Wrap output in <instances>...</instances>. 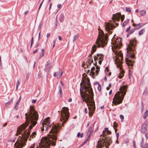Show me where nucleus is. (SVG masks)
<instances>
[{"instance_id": "nucleus-1", "label": "nucleus", "mask_w": 148, "mask_h": 148, "mask_svg": "<svg viewBox=\"0 0 148 148\" xmlns=\"http://www.w3.org/2000/svg\"><path fill=\"white\" fill-rule=\"evenodd\" d=\"M25 116L26 121L24 124H22L18 127L16 135L17 136L18 134H21L23 131L29 125L30 122L31 125L28 129L25 130L21 134V136H19L14 144V146L16 148H22L26 145L27 138L30 134V130L36 125L38 118V113L34 110V107L31 106L30 107L29 111L25 114Z\"/></svg>"}, {"instance_id": "nucleus-2", "label": "nucleus", "mask_w": 148, "mask_h": 148, "mask_svg": "<svg viewBox=\"0 0 148 148\" xmlns=\"http://www.w3.org/2000/svg\"><path fill=\"white\" fill-rule=\"evenodd\" d=\"M82 84L83 86L81 87L80 92L81 94L83 92L84 95H81V97L83 99L84 98L85 99V101L87 103L89 111L93 113L95 110V103L93 101V99L92 97L93 93L89 80L86 79L83 80L82 83H80L81 85Z\"/></svg>"}, {"instance_id": "nucleus-3", "label": "nucleus", "mask_w": 148, "mask_h": 148, "mask_svg": "<svg viewBox=\"0 0 148 148\" xmlns=\"http://www.w3.org/2000/svg\"><path fill=\"white\" fill-rule=\"evenodd\" d=\"M60 127L59 125H53L49 134H48V138L45 139L40 148H49V146L51 145L54 146L56 145V140L57 139L58 133ZM29 148L34 147L33 146H32ZM36 148L38 147H36Z\"/></svg>"}, {"instance_id": "nucleus-4", "label": "nucleus", "mask_w": 148, "mask_h": 148, "mask_svg": "<svg viewBox=\"0 0 148 148\" xmlns=\"http://www.w3.org/2000/svg\"><path fill=\"white\" fill-rule=\"evenodd\" d=\"M136 41L134 40H130L129 41V44L127 48V58H125L126 64L129 66H133L134 62L131 59L135 58V54L136 52L135 49Z\"/></svg>"}, {"instance_id": "nucleus-5", "label": "nucleus", "mask_w": 148, "mask_h": 148, "mask_svg": "<svg viewBox=\"0 0 148 148\" xmlns=\"http://www.w3.org/2000/svg\"><path fill=\"white\" fill-rule=\"evenodd\" d=\"M127 88L126 86L125 85L121 87L119 89L120 92L118 91L115 94L113 98L114 103L115 105L119 104L122 103L127 91Z\"/></svg>"}, {"instance_id": "nucleus-6", "label": "nucleus", "mask_w": 148, "mask_h": 148, "mask_svg": "<svg viewBox=\"0 0 148 148\" xmlns=\"http://www.w3.org/2000/svg\"><path fill=\"white\" fill-rule=\"evenodd\" d=\"M108 38L107 34L105 35L103 31L101 33H99L96 42V43L98 47H103L107 44V41Z\"/></svg>"}, {"instance_id": "nucleus-7", "label": "nucleus", "mask_w": 148, "mask_h": 148, "mask_svg": "<svg viewBox=\"0 0 148 148\" xmlns=\"http://www.w3.org/2000/svg\"><path fill=\"white\" fill-rule=\"evenodd\" d=\"M61 120L62 121H63L62 125L64 127V124L66 123L69 116V113L68 108L64 107L62 108L61 112Z\"/></svg>"}, {"instance_id": "nucleus-8", "label": "nucleus", "mask_w": 148, "mask_h": 148, "mask_svg": "<svg viewBox=\"0 0 148 148\" xmlns=\"http://www.w3.org/2000/svg\"><path fill=\"white\" fill-rule=\"evenodd\" d=\"M116 58L115 62L116 64L117 67L121 69L122 62V60L123 58V54L121 51H115L114 52Z\"/></svg>"}, {"instance_id": "nucleus-9", "label": "nucleus", "mask_w": 148, "mask_h": 148, "mask_svg": "<svg viewBox=\"0 0 148 148\" xmlns=\"http://www.w3.org/2000/svg\"><path fill=\"white\" fill-rule=\"evenodd\" d=\"M49 119V118L48 117L42 123L41 128L42 132L44 131L45 130L46 131L49 127H51V125H49L50 121Z\"/></svg>"}, {"instance_id": "nucleus-10", "label": "nucleus", "mask_w": 148, "mask_h": 148, "mask_svg": "<svg viewBox=\"0 0 148 148\" xmlns=\"http://www.w3.org/2000/svg\"><path fill=\"white\" fill-rule=\"evenodd\" d=\"M122 39L121 38H119L115 40L114 42L113 43L114 45L115 48L119 49L122 46Z\"/></svg>"}, {"instance_id": "nucleus-11", "label": "nucleus", "mask_w": 148, "mask_h": 148, "mask_svg": "<svg viewBox=\"0 0 148 148\" xmlns=\"http://www.w3.org/2000/svg\"><path fill=\"white\" fill-rule=\"evenodd\" d=\"M105 29L108 32V33L110 34L112 33L110 30L113 29V25L110 23H108L106 24Z\"/></svg>"}, {"instance_id": "nucleus-12", "label": "nucleus", "mask_w": 148, "mask_h": 148, "mask_svg": "<svg viewBox=\"0 0 148 148\" xmlns=\"http://www.w3.org/2000/svg\"><path fill=\"white\" fill-rule=\"evenodd\" d=\"M87 61H86V64H82V67L84 68H88V66L89 65H90L91 64V63H93V59H92L90 58H88L87 60Z\"/></svg>"}, {"instance_id": "nucleus-13", "label": "nucleus", "mask_w": 148, "mask_h": 148, "mask_svg": "<svg viewBox=\"0 0 148 148\" xmlns=\"http://www.w3.org/2000/svg\"><path fill=\"white\" fill-rule=\"evenodd\" d=\"M104 55L102 54H97V56H95L94 57V60L95 61L99 59V60H103V59Z\"/></svg>"}, {"instance_id": "nucleus-14", "label": "nucleus", "mask_w": 148, "mask_h": 148, "mask_svg": "<svg viewBox=\"0 0 148 148\" xmlns=\"http://www.w3.org/2000/svg\"><path fill=\"white\" fill-rule=\"evenodd\" d=\"M51 62L49 61H48L47 62V64L45 65V68L44 69L45 71L46 72H48L49 71L50 66Z\"/></svg>"}, {"instance_id": "nucleus-15", "label": "nucleus", "mask_w": 148, "mask_h": 148, "mask_svg": "<svg viewBox=\"0 0 148 148\" xmlns=\"http://www.w3.org/2000/svg\"><path fill=\"white\" fill-rule=\"evenodd\" d=\"M147 124L146 123L143 124L141 129V132L143 133H145L147 131Z\"/></svg>"}, {"instance_id": "nucleus-16", "label": "nucleus", "mask_w": 148, "mask_h": 148, "mask_svg": "<svg viewBox=\"0 0 148 148\" xmlns=\"http://www.w3.org/2000/svg\"><path fill=\"white\" fill-rule=\"evenodd\" d=\"M97 49V46L95 45H94L92 47V51H91V54H90V56H91L92 58V54H93L96 51Z\"/></svg>"}, {"instance_id": "nucleus-17", "label": "nucleus", "mask_w": 148, "mask_h": 148, "mask_svg": "<svg viewBox=\"0 0 148 148\" xmlns=\"http://www.w3.org/2000/svg\"><path fill=\"white\" fill-rule=\"evenodd\" d=\"M64 15L62 14V13L60 14L59 15V21L60 22H62L64 20Z\"/></svg>"}, {"instance_id": "nucleus-18", "label": "nucleus", "mask_w": 148, "mask_h": 148, "mask_svg": "<svg viewBox=\"0 0 148 148\" xmlns=\"http://www.w3.org/2000/svg\"><path fill=\"white\" fill-rule=\"evenodd\" d=\"M114 17L116 19L117 21H119L120 20V16H121V14L120 13H119V14L117 13L116 14H114Z\"/></svg>"}, {"instance_id": "nucleus-19", "label": "nucleus", "mask_w": 148, "mask_h": 148, "mask_svg": "<svg viewBox=\"0 0 148 148\" xmlns=\"http://www.w3.org/2000/svg\"><path fill=\"white\" fill-rule=\"evenodd\" d=\"M62 71L59 69L58 73H57V78H59L62 75Z\"/></svg>"}, {"instance_id": "nucleus-20", "label": "nucleus", "mask_w": 148, "mask_h": 148, "mask_svg": "<svg viewBox=\"0 0 148 148\" xmlns=\"http://www.w3.org/2000/svg\"><path fill=\"white\" fill-rule=\"evenodd\" d=\"M95 70V67H92L91 69V70L90 72V75H91V74H92V75H95V73L94 71Z\"/></svg>"}, {"instance_id": "nucleus-21", "label": "nucleus", "mask_w": 148, "mask_h": 148, "mask_svg": "<svg viewBox=\"0 0 148 148\" xmlns=\"http://www.w3.org/2000/svg\"><path fill=\"white\" fill-rule=\"evenodd\" d=\"M97 62H96L95 65V66H96V69H97V70L95 71V72L97 73L96 75H98L100 69V67L98 66L97 65Z\"/></svg>"}, {"instance_id": "nucleus-22", "label": "nucleus", "mask_w": 148, "mask_h": 148, "mask_svg": "<svg viewBox=\"0 0 148 148\" xmlns=\"http://www.w3.org/2000/svg\"><path fill=\"white\" fill-rule=\"evenodd\" d=\"M143 24L142 23H139L137 24V26L135 28L136 29H138L140 28L141 27L143 26Z\"/></svg>"}, {"instance_id": "nucleus-23", "label": "nucleus", "mask_w": 148, "mask_h": 148, "mask_svg": "<svg viewBox=\"0 0 148 148\" xmlns=\"http://www.w3.org/2000/svg\"><path fill=\"white\" fill-rule=\"evenodd\" d=\"M58 88V93L60 94V97H62V88L60 86H59Z\"/></svg>"}, {"instance_id": "nucleus-24", "label": "nucleus", "mask_w": 148, "mask_h": 148, "mask_svg": "<svg viewBox=\"0 0 148 148\" xmlns=\"http://www.w3.org/2000/svg\"><path fill=\"white\" fill-rule=\"evenodd\" d=\"M103 145L101 143H99V141L97 142V145L96 146V148H101L103 146Z\"/></svg>"}, {"instance_id": "nucleus-25", "label": "nucleus", "mask_w": 148, "mask_h": 148, "mask_svg": "<svg viewBox=\"0 0 148 148\" xmlns=\"http://www.w3.org/2000/svg\"><path fill=\"white\" fill-rule=\"evenodd\" d=\"M136 29L135 28L132 29L130 31L128 32L127 34V37H128L131 34H132Z\"/></svg>"}, {"instance_id": "nucleus-26", "label": "nucleus", "mask_w": 148, "mask_h": 148, "mask_svg": "<svg viewBox=\"0 0 148 148\" xmlns=\"http://www.w3.org/2000/svg\"><path fill=\"white\" fill-rule=\"evenodd\" d=\"M13 101V99L12 98L11 99V100L8 102H7L5 104V105L6 106V107H7L8 105L11 104L12 103V102Z\"/></svg>"}, {"instance_id": "nucleus-27", "label": "nucleus", "mask_w": 148, "mask_h": 148, "mask_svg": "<svg viewBox=\"0 0 148 148\" xmlns=\"http://www.w3.org/2000/svg\"><path fill=\"white\" fill-rule=\"evenodd\" d=\"M129 21L130 20L129 19H127L126 21L124 22L123 23L122 27H124L128 23Z\"/></svg>"}, {"instance_id": "nucleus-28", "label": "nucleus", "mask_w": 148, "mask_h": 148, "mask_svg": "<svg viewBox=\"0 0 148 148\" xmlns=\"http://www.w3.org/2000/svg\"><path fill=\"white\" fill-rule=\"evenodd\" d=\"M36 135V132H34L32 133V134L30 136V138H33L35 137Z\"/></svg>"}, {"instance_id": "nucleus-29", "label": "nucleus", "mask_w": 148, "mask_h": 148, "mask_svg": "<svg viewBox=\"0 0 148 148\" xmlns=\"http://www.w3.org/2000/svg\"><path fill=\"white\" fill-rule=\"evenodd\" d=\"M96 84H98V90L99 91H100L101 90V86L100 84L98 82L96 83Z\"/></svg>"}, {"instance_id": "nucleus-30", "label": "nucleus", "mask_w": 148, "mask_h": 148, "mask_svg": "<svg viewBox=\"0 0 148 148\" xmlns=\"http://www.w3.org/2000/svg\"><path fill=\"white\" fill-rule=\"evenodd\" d=\"M145 31V30L144 29H142L141 30L139 31V32H138V34L140 36L141 35H142L144 33V32Z\"/></svg>"}, {"instance_id": "nucleus-31", "label": "nucleus", "mask_w": 148, "mask_h": 148, "mask_svg": "<svg viewBox=\"0 0 148 148\" xmlns=\"http://www.w3.org/2000/svg\"><path fill=\"white\" fill-rule=\"evenodd\" d=\"M78 38V35H76L75 36H74L73 39V42H74L75 41V40L77 39Z\"/></svg>"}, {"instance_id": "nucleus-32", "label": "nucleus", "mask_w": 148, "mask_h": 148, "mask_svg": "<svg viewBox=\"0 0 148 148\" xmlns=\"http://www.w3.org/2000/svg\"><path fill=\"white\" fill-rule=\"evenodd\" d=\"M145 11L144 10H142L140 12V15L142 16H143L145 15Z\"/></svg>"}, {"instance_id": "nucleus-33", "label": "nucleus", "mask_w": 148, "mask_h": 148, "mask_svg": "<svg viewBox=\"0 0 148 148\" xmlns=\"http://www.w3.org/2000/svg\"><path fill=\"white\" fill-rule=\"evenodd\" d=\"M108 130V128L106 127L105 128L104 130H103V136H104L105 134H106V132Z\"/></svg>"}, {"instance_id": "nucleus-34", "label": "nucleus", "mask_w": 148, "mask_h": 148, "mask_svg": "<svg viewBox=\"0 0 148 148\" xmlns=\"http://www.w3.org/2000/svg\"><path fill=\"white\" fill-rule=\"evenodd\" d=\"M77 136L78 137H80L81 138H82L83 136V133H82L81 134L80 132H78L77 133Z\"/></svg>"}, {"instance_id": "nucleus-35", "label": "nucleus", "mask_w": 148, "mask_h": 148, "mask_svg": "<svg viewBox=\"0 0 148 148\" xmlns=\"http://www.w3.org/2000/svg\"><path fill=\"white\" fill-rule=\"evenodd\" d=\"M93 132V130H92V127H90L88 129V134L89 133L90 134H92Z\"/></svg>"}, {"instance_id": "nucleus-36", "label": "nucleus", "mask_w": 148, "mask_h": 148, "mask_svg": "<svg viewBox=\"0 0 148 148\" xmlns=\"http://www.w3.org/2000/svg\"><path fill=\"white\" fill-rule=\"evenodd\" d=\"M118 126V125L116 121H115L113 123V127L114 128H116Z\"/></svg>"}, {"instance_id": "nucleus-37", "label": "nucleus", "mask_w": 148, "mask_h": 148, "mask_svg": "<svg viewBox=\"0 0 148 148\" xmlns=\"http://www.w3.org/2000/svg\"><path fill=\"white\" fill-rule=\"evenodd\" d=\"M18 103H16L15 106H14V109L16 110H17L18 108Z\"/></svg>"}, {"instance_id": "nucleus-38", "label": "nucleus", "mask_w": 148, "mask_h": 148, "mask_svg": "<svg viewBox=\"0 0 148 148\" xmlns=\"http://www.w3.org/2000/svg\"><path fill=\"white\" fill-rule=\"evenodd\" d=\"M142 148H148V143L145 144L144 146L142 147Z\"/></svg>"}, {"instance_id": "nucleus-39", "label": "nucleus", "mask_w": 148, "mask_h": 148, "mask_svg": "<svg viewBox=\"0 0 148 148\" xmlns=\"http://www.w3.org/2000/svg\"><path fill=\"white\" fill-rule=\"evenodd\" d=\"M34 42V38L33 37H32V40H31V43L30 45V47H31L32 46V45L33 44Z\"/></svg>"}, {"instance_id": "nucleus-40", "label": "nucleus", "mask_w": 148, "mask_h": 148, "mask_svg": "<svg viewBox=\"0 0 148 148\" xmlns=\"http://www.w3.org/2000/svg\"><path fill=\"white\" fill-rule=\"evenodd\" d=\"M126 10L127 12H130L131 11V10L130 8L127 7L126 8Z\"/></svg>"}, {"instance_id": "nucleus-41", "label": "nucleus", "mask_w": 148, "mask_h": 148, "mask_svg": "<svg viewBox=\"0 0 148 148\" xmlns=\"http://www.w3.org/2000/svg\"><path fill=\"white\" fill-rule=\"evenodd\" d=\"M124 18L125 17L124 15L123 16L121 15V16H120V18H121L122 22H123V21L124 20Z\"/></svg>"}, {"instance_id": "nucleus-42", "label": "nucleus", "mask_w": 148, "mask_h": 148, "mask_svg": "<svg viewBox=\"0 0 148 148\" xmlns=\"http://www.w3.org/2000/svg\"><path fill=\"white\" fill-rule=\"evenodd\" d=\"M143 139H142V140L140 143V145L141 147V148L143 146Z\"/></svg>"}, {"instance_id": "nucleus-43", "label": "nucleus", "mask_w": 148, "mask_h": 148, "mask_svg": "<svg viewBox=\"0 0 148 148\" xmlns=\"http://www.w3.org/2000/svg\"><path fill=\"white\" fill-rule=\"evenodd\" d=\"M2 68V65L1 64V57L0 56V69Z\"/></svg>"}, {"instance_id": "nucleus-44", "label": "nucleus", "mask_w": 148, "mask_h": 148, "mask_svg": "<svg viewBox=\"0 0 148 148\" xmlns=\"http://www.w3.org/2000/svg\"><path fill=\"white\" fill-rule=\"evenodd\" d=\"M44 55V53L41 52L40 54V55H39L40 57H39V58H40L41 57L43 56Z\"/></svg>"}, {"instance_id": "nucleus-45", "label": "nucleus", "mask_w": 148, "mask_h": 148, "mask_svg": "<svg viewBox=\"0 0 148 148\" xmlns=\"http://www.w3.org/2000/svg\"><path fill=\"white\" fill-rule=\"evenodd\" d=\"M144 115L146 116H148V111L147 110L145 111V114H144Z\"/></svg>"}, {"instance_id": "nucleus-46", "label": "nucleus", "mask_w": 148, "mask_h": 148, "mask_svg": "<svg viewBox=\"0 0 148 148\" xmlns=\"http://www.w3.org/2000/svg\"><path fill=\"white\" fill-rule=\"evenodd\" d=\"M131 27L130 26H129L128 28H127L126 30V32H128L130 30V29Z\"/></svg>"}, {"instance_id": "nucleus-47", "label": "nucleus", "mask_w": 148, "mask_h": 148, "mask_svg": "<svg viewBox=\"0 0 148 148\" xmlns=\"http://www.w3.org/2000/svg\"><path fill=\"white\" fill-rule=\"evenodd\" d=\"M44 0H43L42 1L41 3V4H40L39 8V10H40V8Z\"/></svg>"}, {"instance_id": "nucleus-48", "label": "nucleus", "mask_w": 148, "mask_h": 148, "mask_svg": "<svg viewBox=\"0 0 148 148\" xmlns=\"http://www.w3.org/2000/svg\"><path fill=\"white\" fill-rule=\"evenodd\" d=\"M120 118H121V119L122 120L123 119H124V116L122 115H120Z\"/></svg>"}, {"instance_id": "nucleus-49", "label": "nucleus", "mask_w": 148, "mask_h": 148, "mask_svg": "<svg viewBox=\"0 0 148 148\" xmlns=\"http://www.w3.org/2000/svg\"><path fill=\"white\" fill-rule=\"evenodd\" d=\"M133 145L134 147L135 148H136V143H135V141H134L133 142Z\"/></svg>"}, {"instance_id": "nucleus-50", "label": "nucleus", "mask_w": 148, "mask_h": 148, "mask_svg": "<svg viewBox=\"0 0 148 148\" xmlns=\"http://www.w3.org/2000/svg\"><path fill=\"white\" fill-rule=\"evenodd\" d=\"M91 134H90V133H89L88 134V137L87 138L88 139H89V140L90 138Z\"/></svg>"}, {"instance_id": "nucleus-51", "label": "nucleus", "mask_w": 148, "mask_h": 148, "mask_svg": "<svg viewBox=\"0 0 148 148\" xmlns=\"http://www.w3.org/2000/svg\"><path fill=\"white\" fill-rule=\"evenodd\" d=\"M36 100L33 99L32 100V103H36Z\"/></svg>"}, {"instance_id": "nucleus-52", "label": "nucleus", "mask_w": 148, "mask_h": 148, "mask_svg": "<svg viewBox=\"0 0 148 148\" xmlns=\"http://www.w3.org/2000/svg\"><path fill=\"white\" fill-rule=\"evenodd\" d=\"M58 38L59 40L60 41L62 40V37L60 36H58Z\"/></svg>"}, {"instance_id": "nucleus-53", "label": "nucleus", "mask_w": 148, "mask_h": 148, "mask_svg": "<svg viewBox=\"0 0 148 148\" xmlns=\"http://www.w3.org/2000/svg\"><path fill=\"white\" fill-rule=\"evenodd\" d=\"M58 21H57V17H56V24H55V27H57V24H58Z\"/></svg>"}, {"instance_id": "nucleus-54", "label": "nucleus", "mask_w": 148, "mask_h": 148, "mask_svg": "<svg viewBox=\"0 0 148 148\" xmlns=\"http://www.w3.org/2000/svg\"><path fill=\"white\" fill-rule=\"evenodd\" d=\"M142 106H141L142 107V112L143 111V110L144 109V106H143V102H142Z\"/></svg>"}, {"instance_id": "nucleus-55", "label": "nucleus", "mask_w": 148, "mask_h": 148, "mask_svg": "<svg viewBox=\"0 0 148 148\" xmlns=\"http://www.w3.org/2000/svg\"><path fill=\"white\" fill-rule=\"evenodd\" d=\"M57 7L59 9L61 7V5L60 4H58L57 5Z\"/></svg>"}, {"instance_id": "nucleus-56", "label": "nucleus", "mask_w": 148, "mask_h": 148, "mask_svg": "<svg viewBox=\"0 0 148 148\" xmlns=\"http://www.w3.org/2000/svg\"><path fill=\"white\" fill-rule=\"evenodd\" d=\"M116 135L117 138V139H118V138L119 136V133H116Z\"/></svg>"}, {"instance_id": "nucleus-57", "label": "nucleus", "mask_w": 148, "mask_h": 148, "mask_svg": "<svg viewBox=\"0 0 148 148\" xmlns=\"http://www.w3.org/2000/svg\"><path fill=\"white\" fill-rule=\"evenodd\" d=\"M89 140V139H88L87 138L86 139V140H85V141H84V143H83V144H84L86 143L87 141H88Z\"/></svg>"}, {"instance_id": "nucleus-58", "label": "nucleus", "mask_w": 148, "mask_h": 148, "mask_svg": "<svg viewBox=\"0 0 148 148\" xmlns=\"http://www.w3.org/2000/svg\"><path fill=\"white\" fill-rule=\"evenodd\" d=\"M38 50V49H36V50H35V51H33V54H35L37 52Z\"/></svg>"}, {"instance_id": "nucleus-59", "label": "nucleus", "mask_w": 148, "mask_h": 148, "mask_svg": "<svg viewBox=\"0 0 148 148\" xmlns=\"http://www.w3.org/2000/svg\"><path fill=\"white\" fill-rule=\"evenodd\" d=\"M57 72H55L54 73V74H53V76L54 77H56V76H57Z\"/></svg>"}, {"instance_id": "nucleus-60", "label": "nucleus", "mask_w": 148, "mask_h": 148, "mask_svg": "<svg viewBox=\"0 0 148 148\" xmlns=\"http://www.w3.org/2000/svg\"><path fill=\"white\" fill-rule=\"evenodd\" d=\"M107 132V134H111V132L109 130H108Z\"/></svg>"}, {"instance_id": "nucleus-61", "label": "nucleus", "mask_w": 148, "mask_h": 148, "mask_svg": "<svg viewBox=\"0 0 148 148\" xmlns=\"http://www.w3.org/2000/svg\"><path fill=\"white\" fill-rule=\"evenodd\" d=\"M39 45V43H38V42H37V43H36V45L35 46V47H36V48H37V47H38V46Z\"/></svg>"}, {"instance_id": "nucleus-62", "label": "nucleus", "mask_w": 148, "mask_h": 148, "mask_svg": "<svg viewBox=\"0 0 148 148\" xmlns=\"http://www.w3.org/2000/svg\"><path fill=\"white\" fill-rule=\"evenodd\" d=\"M50 34L49 33H48L47 35V38L49 37L50 36Z\"/></svg>"}, {"instance_id": "nucleus-63", "label": "nucleus", "mask_w": 148, "mask_h": 148, "mask_svg": "<svg viewBox=\"0 0 148 148\" xmlns=\"http://www.w3.org/2000/svg\"><path fill=\"white\" fill-rule=\"evenodd\" d=\"M143 94H145V95H147V90H145Z\"/></svg>"}, {"instance_id": "nucleus-64", "label": "nucleus", "mask_w": 148, "mask_h": 148, "mask_svg": "<svg viewBox=\"0 0 148 148\" xmlns=\"http://www.w3.org/2000/svg\"><path fill=\"white\" fill-rule=\"evenodd\" d=\"M29 74H27V76H26V79L27 80L29 78Z\"/></svg>"}]
</instances>
